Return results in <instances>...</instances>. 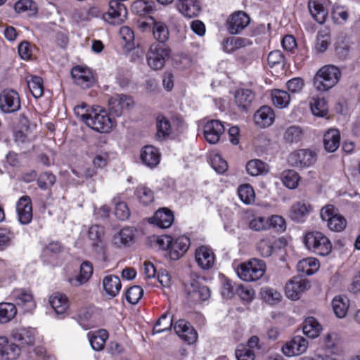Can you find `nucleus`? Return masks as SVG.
Instances as JSON below:
<instances>
[{"instance_id": "31", "label": "nucleus", "mask_w": 360, "mask_h": 360, "mask_svg": "<svg viewBox=\"0 0 360 360\" xmlns=\"http://www.w3.org/2000/svg\"><path fill=\"white\" fill-rule=\"evenodd\" d=\"M49 304L57 314H63L69 307V301L65 295L56 292L50 296Z\"/></svg>"}, {"instance_id": "12", "label": "nucleus", "mask_w": 360, "mask_h": 360, "mask_svg": "<svg viewBox=\"0 0 360 360\" xmlns=\"http://www.w3.org/2000/svg\"><path fill=\"white\" fill-rule=\"evenodd\" d=\"M308 345L304 338L297 335L283 346L282 352L289 357L297 356L306 352Z\"/></svg>"}, {"instance_id": "63", "label": "nucleus", "mask_w": 360, "mask_h": 360, "mask_svg": "<svg viewBox=\"0 0 360 360\" xmlns=\"http://www.w3.org/2000/svg\"><path fill=\"white\" fill-rule=\"evenodd\" d=\"M212 168L219 174H223L228 169V164L219 155H214L211 159Z\"/></svg>"}, {"instance_id": "24", "label": "nucleus", "mask_w": 360, "mask_h": 360, "mask_svg": "<svg viewBox=\"0 0 360 360\" xmlns=\"http://www.w3.org/2000/svg\"><path fill=\"white\" fill-rule=\"evenodd\" d=\"M140 158L143 164L150 168H154L160 163V153L158 148L148 145L142 148Z\"/></svg>"}, {"instance_id": "59", "label": "nucleus", "mask_w": 360, "mask_h": 360, "mask_svg": "<svg viewBox=\"0 0 360 360\" xmlns=\"http://www.w3.org/2000/svg\"><path fill=\"white\" fill-rule=\"evenodd\" d=\"M282 181L287 188L293 189L298 185L299 175L294 170H288L284 172Z\"/></svg>"}, {"instance_id": "51", "label": "nucleus", "mask_w": 360, "mask_h": 360, "mask_svg": "<svg viewBox=\"0 0 360 360\" xmlns=\"http://www.w3.org/2000/svg\"><path fill=\"white\" fill-rule=\"evenodd\" d=\"M133 12L138 15H143L150 13L154 11V3L145 0H138L131 5Z\"/></svg>"}, {"instance_id": "6", "label": "nucleus", "mask_w": 360, "mask_h": 360, "mask_svg": "<svg viewBox=\"0 0 360 360\" xmlns=\"http://www.w3.org/2000/svg\"><path fill=\"white\" fill-rule=\"evenodd\" d=\"M170 55L171 50L165 44L153 43L147 53L148 64L153 70H160Z\"/></svg>"}, {"instance_id": "14", "label": "nucleus", "mask_w": 360, "mask_h": 360, "mask_svg": "<svg viewBox=\"0 0 360 360\" xmlns=\"http://www.w3.org/2000/svg\"><path fill=\"white\" fill-rule=\"evenodd\" d=\"M195 260L200 269L208 270L214 266L215 256L212 249L202 245L195 251Z\"/></svg>"}, {"instance_id": "32", "label": "nucleus", "mask_w": 360, "mask_h": 360, "mask_svg": "<svg viewBox=\"0 0 360 360\" xmlns=\"http://www.w3.org/2000/svg\"><path fill=\"white\" fill-rule=\"evenodd\" d=\"M134 236V230L130 227H125L113 236L112 241L117 247L126 246L133 241Z\"/></svg>"}, {"instance_id": "17", "label": "nucleus", "mask_w": 360, "mask_h": 360, "mask_svg": "<svg viewBox=\"0 0 360 360\" xmlns=\"http://www.w3.org/2000/svg\"><path fill=\"white\" fill-rule=\"evenodd\" d=\"M176 335L183 340L191 345L195 343L198 339V334L193 327L185 320L180 319L174 326Z\"/></svg>"}, {"instance_id": "9", "label": "nucleus", "mask_w": 360, "mask_h": 360, "mask_svg": "<svg viewBox=\"0 0 360 360\" xmlns=\"http://www.w3.org/2000/svg\"><path fill=\"white\" fill-rule=\"evenodd\" d=\"M20 108L18 94L11 89L3 90L0 94V109L6 113L14 112Z\"/></svg>"}, {"instance_id": "58", "label": "nucleus", "mask_w": 360, "mask_h": 360, "mask_svg": "<svg viewBox=\"0 0 360 360\" xmlns=\"http://www.w3.org/2000/svg\"><path fill=\"white\" fill-rule=\"evenodd\" d=\"M14 8L19 13L24 12L34 13L37 11L36 4L32 0H19L15 4Z\"/></svg>"}, {"instance_id": "44", "label": "nucleus", "mask_w": 360, "mask_h": 360, "mask_svg": "<svg viewBox=\"0 0 360 360\" xmlns=\"http://www.w3.org/2000/svg\"><path fill=\"white\" fill-rule=\"evenodd\" d=\"M332 307L336 316L343 318L349 308V300L346 297L337 296L332 301Z\"/></svg>"}, {"instance_id": "41", "label": "nucleus", "mask_w": 360, "mask_h": 360, "mask_svg": "<svg viewBox=\"0 0 360 360\" xmlns=\"http://www.w3.org/2000/svg\"><path fill=\"white\" fill-rule=\"evenodd\" d=\"M157 134L158 139L162 140L171 134V124L167 118L160 115L156 119Z\"/></svg>"}, {"instance_id": "53", "label": "nucleus", "mask_w": 360, "mask_h": 360, "mask_svg": "<svg viewBox=\"0 0 360 360\" xmlns=\"http://www.w3.org/2000/svg\"><path fill=\"white\" fill-rule=\"evenodd\" d=\"M331 15L333 21L338 25L345 23L349 18L347 10L344 6L338 4L333 6Z\"/></svg>"}, {"instance_id": "29", "label": "nucleus", "mask_w": 360, "mask_h": 360, "mask_svg": "<svg viewBox=\"0 0 360 360\" xmlns=\"http://www.w3.org/2000/svg\"><path fill=\"white\" fill-rule=\"evenodd\" d=\"M29 120L25 117H20L19 120V129L14 132V140L18 143H25L30 140V127Z\"/></svg>"}, {"instance_id": "45", "label": "nucleus", "mask_w": 360, "mask_h": 360, "mask_svg": "<svg viewBox=\"0 0 360 360\" xmlns=\"http://www.w3.org/2000/svg\"><path fill=\"white\" fill-rule=\"evenodd\" d=\"M115 204V215L117 219L124 221L129 219L130 210L127 203L121 200L120 196H116L112 200Z\"/></svg>"}, {"instance_id": "3", "label": "nucleus", "mask_w": 360, "mask_h": 360, "mask_svg": "<svg viewBox=\"0 0 360 360\" xmlns=\"http://www.w3.org/2000/svg\"><path fill=\"white\" fill-rule=\"evenodd\" d=\"M340 76V71L336 66L325 65L315 75L314 85L319 91H328L338 83Z\"/></svg>"}, {"instance_id": "7", "label": "nucleus", "mask_w": 360, "mask_h": 360, "mask_svg": "<svg viewBox=\"0 0 360 360\" xmlns=\"http://www.w3.org/2000/svg\"><path fill=\"white\" fill-rule=\"evenodd\" d=\"M224 131L223 123L218 120H208L203 126L204 138L210 144L217 143Z\"/></svg>"}, {"instance_id": "23", "label": "nucleus", "mask_w": 360, "mask_h": 360, "mask_svg": "<svg viewBox=\"0 0 360 360\" xmlns=\"http://www.w3.org/2000/svg\"><path fill=\"white\" fill-rule=\"evenodd\" d=\"M13 300L18 306L25 307V311H30L35 307L33 295L30 290L16 289L12 292Z\"/></svg>"}, {"instance_id": "21", "label": "nucleus", "mask_w": 360, "mask_h": 360, "mask_svg": "<svg viewBox=\"0 0 360 360\" xmlns=\"http://www.w3.org/2000/svg\"><path fill=\"white\" fill-rule=\"evenodd\" d=\"M176 7L181 15L188 18L198 16L201 11L198 0H176Z\"/></svg>"}, {"instance_id": "57", "label": "nucleus", "mask_w": 360, "mask_h": 360, "mask_svg": "<svg viewBox=\"0 0 360 360\" xmlns=\"http://www.w3.org/2000/svg\"><path fill=\"white\" fill-rule=\"evenodd\" d=\"M274 245L273 238H263L258 242L257 249L262 257H268L272 255Z\"/></svg>"}, {"instance_id": "35", "label": "nucleus", "mask_w": 360, "mask_h": 360, "mask_svg": "<svg viewBox=\"0 0 360 360\" xmlns=\"http://www.w3.org/2000/svg\"><path fill=\"white\" fill-rule=\"evenodd\" d=\"M90 345L93 349L101 351L104 348L105 341L108 338V333L105 329L88 334Z\"/></svg>"}, {"instance_id": "34", "label": "nucleus", "mask_w": 360, "mask_h": 360, "mask_svg": "<svg viewBox=\"0 0 360 360\" xmlns=\"http://www.w3.org/2000/svg\"><path fill=\"white\" fill-rule=\"evenodd\" d=\"M319 261L314 257H307L301 259L297 264L298 272L304 275H312L319 269Z\"/></svg>"}, {"instance_id": "28", "label": "nucleus", "mask_w": 360, "mask_h": 360, "mask_svg": "<svg viewBox=\"0 0 360 360\" xmlns=\"http://www.w3.org/2000/svg\"><path fill=\"white\" fill-rule=\"evenodd\" d=\"M340 134L338 129H330L323 136V145L326 150L335 152L340 146Z\"/></svg>"}, {"instance_id": "36", "label": "nucleus", "mask_w": 360, "mask_h": 360, "mask_svg": "<svg viewBox=\"0 0 360 360\" xmlns=\"http://www.w3.org/2000/svg\"><path fill=\"white\" fill-rule=\"evenodd\" d=\"M246 170L250 175L256 176L266 174L269 171V167L263 161L254 159L248 162Z\"/></svg>"}, {"instance_id": "26", "label": "nucleus", "mask_w": 360, "mask_h": 360, "mask_svg": "<svg viewBox=\"0 0 360 360\" xmlns=\"http://www.w3.org/2000/svg\"><path fill=\"white\" fill-rule=\"evenodd\" d=\"M275 119L273 109L267 105L261 107L255 115V121L257 125L265 128L271 126Z\"/></svg>"}, {"instance_id": "15", "label": "nucleus", "mask_w": 360, "mask_h": 360, "mask_svg": "<svg viewBox=\"0 0 360 360\" xmlns=\"http://www.w3.org/2000/svg\"><path fill=\"white\" fill-rule=\"evenodd\" d=\"M133 104L132 98L124 94H116L108 101L110 112L117 117L120 116L124 110L129 108Z\"/></svg>"}, {"instance_id": "54", "label": "nucleus", "mask_w": 360, "mask_h": 360, "mask_svg": "<svg viewBox=\"0 0 360 360\" xmlns=\"http://www.w3.org/2000/svg\"><path fill=\"white\" fill-rule=\"evenodd\" d=\"M13 337L15 340L20 342L22 345H30L34 344V342L33 331L25 328L19 329L13 332Z\"/></svg>"}, {"instance_id": "4", "label": "nucleus", "mask_w": 360, "mask_h": 360, "mask_svg": "<svg viewBox=\"0 0 360 360\" xmlns=\"http://www.w3.org/2000/svg\"><path fill=\"white\" fill-rule=\"evenodd\" d=\"M307 248L320 256L328 255L332 250V244L327 236L320 231L307 233L304 238Z\"/></svg>"}, {"instance_id": "18", "label": "nucleus", "mask_w": 360, "mask_h": 360, "mask_svg": "<svg viewBox=\"0 0 360 360\" xmlns=\"http://www.w3.org/2000/svg\"><path fill=\"white\" fill-rule=\"evenodd\" d=\"M71 75L75 83L82 89H87L92 86L94 77L89 68L76 66L71 70Z\"/></svg>"}, {"instance_id": "60", "label": "nucleus", "mask_w": 360, "mask_h": 360, "mask_svg": "<svg viewBox=\"0 0 360 360\" xmlns=\"http://www.w3.org/2000/svg\"><path fill=\"white\" fill-rule=\"evenodd\" d=\"M143 289L139 285L130 287L126 292V300L132 304H136L142 297Z\"/></svg>"}, {"instance_id": "11", "label": "nucleus", "mask_w": 360, "mask_h": 360, "mask_svg": "<svg viewBox=\"0 0 360 360\" xmlns=\"http://www.w3.org/2000/svg\"><path fill=\"white\" fill-rule=\"evenodd\" d=\"M250 22V16L243 11L233 13L228 19L227 29L231 34H239Z\"/></svg>"}, {"instance_id": "48", "label": "nucleus", "mask_w": 360, "mask_h": 360, "mask_svg": "<svg viewBox=\"0 0 360 360\" xmlns=\"http://www.w3.org/2000/svg\"><path fill=\"white\" fill-rule=\"evenodd\" d=\"M321 330V325L313 317L305 319L303 325V333L309 338H314L319 335Z\"/></svg>"}, {"instance_id": "25", "label": "nucleus", "mask_w": 360, "mask_h": 360, "mask_svg": "<svg viewBox=\"0 0 360 360\" xmlns=\"http://www.w3.org/2000/svg\"><path fill=\"white\" fill-rule=\"evenodd\" d=\"M311 210L312 207L309 204L304 202H297L292 205L289 216L294 221L301 223L304 221Z\"/></svg>"}, {"instance_id": "52", "label": "nucleus", "mask_w": 360, "mask_h": 360, "mask_svg": "<svg viewBox=\"0 0 360 360\" xmlns=\"http://www.w3.org/2000/svg\"><path fill=\"white\" fill-rule=\"evenodd\" d=\"M27 85L34 97L39 98L43 95V81L40 77L32 76L31 78L27 80Z\"/></svg>"}, {"instance_id": "8", "label": "nucleus", "mask_w": 360, "mask_h": 360, "mask_svg": "<svg viewBox=\"0 0 360 360\" xmlns=\"http://www.w3.org/2000/svg\"><path fill=\"white\" fill-rule=\"evenodd\" d=\"M127 11L124 5L117 1L111 0L107 12L103 14V19L111 24H120L127 17Z\"/></svg>"}, {"instance_id": "40", "label": "nucleus", "mask_w": 360, "mask_h": 360, "mask_svg": "<svg viewBox=\"0 0 360 360\" xmlns=\"http://www.w3.org/2000/svg\"><path fill=\"white\" fill-rule=\"evenodd\" d=\"M310 108L312 113L317 117H325L328 114V105L324 98L313 97L310 102Z\"/></svg>"}, {"instance_id": "33", "label": "nucleus", "mask_w": 360, "mask_h": 360, "mask_svg": "<svg viewBox=\"0 0 360 360\" xmlns=\"http://www.w3.org/2000/svg\"><path fill=\"white\" fill-rule=\"evenodd\" d=\"M103 286L105 292L110 297L117 296L122 288V283L118 276L108 275L103 281Z\"/></svg>"}, {"instance_id": "30", "label": "nucleus", "mask_w": 360, "mask_h": 360, "mask_svg": "<svg viewBox=\"0 0 360 360\" xmlns=\"http://www.w3.org/2000/svg\"><path fill=\"white\" fill-rule=\"evenodd\" d=\"M255 99V94L249 89H240L235 93L236 105L243 110H247Z\"/></svg>"}, {"instance_id": "38", "label": "nucleus", "mask_w": 360, "mask_h": 360, "mask_svg": "<svg viewBox=\"0 0 360 360\" xmlns=\"http://www.w3.org/2000/svg\"><path fill=\"white\" fill-rule=\"evenodd\" d=\"M271 96L274 105L280 109L285 108L290 104V96L284 90L274 89Z\"/></svg>"}, {"instance_id": "49", "label": "nucleus", "mask_w": 360, "mask_h": 360, "mask_svg": "<svg viewBox=\"0 0 360 360\" xmlns=\"http://www.w3.org/2000/svg\"><path fill=\"white\" fill-rule=\"evenodd\" d=\"M260 294L262 299L271 305L276 304L282 299V295L278 291L269 287L262 288Z\"/></svg>"}, {"instance_id": "39", "label": "nucleus", "mask_w": 360, "mask_h": 360, "mask_svg": "<svg viewBox=\"0 0 360 360\" xmlns=\"http://www.w3.org/2000/svg\"><path fill=\"white\" fill-rule=\"evenodd\" d=\"M153 34L154 38L159 41L158 44H165L169 39V32L165 23L153 20Z\"/></svg>"}, {"instance_id": "43", "label": "nucleus", "mask_w": 360, "mask_h": 360, "mask_svg": "<svg viewBox=\"0 0 360 360\" xmlns=\"http://www.w3.org/2000/svg\"><path fill=\"white\" fill-rule=\"evenodd\" d=\"M17 309L14 304L10 302L0 303V323L11 321L16 315Z\"/></svg>"}, {"instance_id": "62", "label": "nucleus", "mask_w": 360, "mask_h": 360, "mask_svg": "<svg viewBox=\"0 0 360 360\" xmlns=\"http://www.w3.org/2000/svg\"><path fill=\"white\" fill-rule=\"evenodd\" d=\"M55 181L56 177L53 174L44 172L40 174L37 180V185L41 189L45 190L53 186Z\"/></svg>"}, {"instance_id": "20", "label": "nucleus", "mask_w": 360, "mask_h": 360, "mask_svg": "<svg viewBox=\"0 0 360 360\" xmlns=\"http://www.w3.org/2000/svg\"><path fill=\"white\" fill-rule=\"evenodd\" d=\"M16 210L19 221L22 224H28L32 219V207L29 196L21 197L17 202Z\"/></svg>"}, {"instance_id": "56", "label": "nucleus", "mask_w": 360, "mask_h": 360, "mask_svg": "<svg viewBox=\"0 0 360 360\" xmlns=\"http://www.w3.org/2000/svg\"><path fill=\"white\" fill-rule=\"evenodd\" d=\"M302 130L300 127L290 126L288 127L283 134V139L288 143H297L302 137Z\"/></svg>"}, {"instance_id": "13", "label": "nucleus", "mask_w": 360, "mask_h": 360, "mask_svg": "<svg viewBox=\"0 0 360 360\" xmlns=\"http://www.w3.org/2000/svg\"><path fill=\"white\" fill-rule=\"evenodd\" d=\"M188 297L193 302L205 301L210 297V288L200 284L197 280H193L186 287Z\"/></svg>"}, {"instance_id": "16", "label": "nucleus", "mask_w": 360, "mask_h": 360, "mask_svg": "<svg viewBox=\"0 0 360 360\" xmlns=\"http://www.w3.org/2000/svg\"><path fill=\"white\" fill-rule=\"evenodd\" d=\"M316 161L314 153L309 150H299L291 153L288 162L295 167H309Z\"/></svg>"}, {"instance_id": "19", "label": "nucleus", "mask_w": 360, "mask_h": 360, "mask_svg": "<svg viewBox=\"0 0 360 360\" xmlns=\"http://www.w3.org/2000/svg\"><path fill=\"white\" fill-rule=\"evenodd\" d=\"M191 245L190 239L186 236H181L176 238H172L169 257L173 260H177L183 257L188 251Z\"/></svg>"}, {"instance_id": "42", "label": "nucleus", "mask_w": 360, "mask_h": 360, "mask_svg": "<svg viewBox=\"0 0 360 360\" xmlns=\"http://www.w3.org/2000/svg\"><path fill=\"white\" fill-rule=\"evenodd\" d=\"M308 8L311 16L318 23L323 24L325 22L327 18V12L322 4L316 1H309Z\"/></svg>"}, {"instance_id": "46", "label": "nucleus", "mask_w": 360, "mask_h": 360, "mask_svg": "<svg viewBox=\"0 0 360 360\" xmlns=\"http://www.w3.org/2000/svg\"><path fill=\"white\" fill-rule=\"evenodd\" d=\"M173 326V316L166 312L162 314L156 322L153 332V333H160L167 331L172 328Z\"/></svg>"}, {"instance_id": "22", "label": "nucleus", "mask_w": 360, "mask_h": 360, "mask_svg": "<svg viewBox=\"0 0 360 360\" xmlns=\"http://www.w3.org/2000/svg\"><path fill=\"white\" fill-rule=\"evenodd\" d=\"M174 221V216L170 210L162 207L157 210L154 216L150 219L149 222L156 225L160 229H167L172 226Z\"/></svg>"}, {"instance_id": "5", "label": "nucleus", "mask_w": 360, "mask_h": 360, "mask_svg": "<svg viewBox=\"0 0 360 360\" xmlns=\"http://www.w3.org/2000/svg\"><path fill=\"white\" fill-rule=\"evenodd\" d=\"M320 217L323 221L326 222L327 227L333 231L340 232L347 226L346 219L333 205L328 204L323 206L321 209Z\"/></svg>"}, {"instance_id": "64", "label": "nucleus", "mask_w": 360, "mask_h": 360, "mask_svg": "<svg viewBox=\"0 0 360 360\" xmlns=\"http://www.w3.org/2000/svg\"><path fill=\"white\" fill-rule=\"evenodd\" d=\"M237 360H255V354L250 349L243 346L238 347L235 352Z\"/></svg>"}, {"instance_id": "2", "label": "nucleus", "mask_w": 360, "mask_h": 360, "mask_svg": "<svg viewBox=\"0 0 360 360\" xmlns=\"http://www.w3.org/2000/svg\"><path fill=\"white\" fill-rule=\"evenodd\" d=\"M265 271V262L256 258H252L248 262L240 263L236 267L238 276L246 282L259 280L264 276Z\"/></svg>"}, {"instance_id": "1", "label": "nucleus", "mask_w": 360, "mask_h": 360, "mask_svg": "<svg viewBox=\"0 0 360 360\" xmlns=\"http://www.w3.org/2000/svg\"><path fill=\"white\" fill-rule=\"evenodd\" d=\"M80 108H75V112L86 126L100 133H109L115 127V120L108 112L99 107L93 108L90 112L80 114Z\"/></svg>"}, {"instance_id": "10", "label": "nucleus", "mask_w": 360, "mask_h": 360, "mask_svg": "<svg viewBox=\"0 0 360 360\" xmlns=\"http://www.w3.org/2000/svg\"><path fill=\"white\" fill-rule=\"evenodd\" d=\"M309 287L310 285L306 279L294 277L285 285V295L292 300H297L300 298L301 294L309 289Z\"/></svg>"}, {"instance_id": "50", "label": "nucleus", "mask_w": 360, "mask_h": 360, "mask_svg": "<svg viewBox=\"0 0 360 360\" xmlns=\"http://www.w3.org/2000/svg\"><path fill=\"white\" fill-rule=\"evenodd\" d=\"M330 44V36L326 30H320L316 36L315 49L319 53L326 51Z\"/></svg>"}, {"instance_id": "55", "label": "nucleus", "mask_w": 360, "mask_h": 360, "mask_svg": "<svg viewBox=\"0 0 360 360\" xmlns=\"http://www.w3.org/2000/svg\"><path fill=\"white\" fill-rule=\"evenodd\" d=\"M240 199L245 204L250 205L255 202V195L252 187L248 184L241 185L238 190Z\"/></svg>"}, {"instance_id": "47", "label": "nucleus", "mask_w": 360, "mask_h": 360, "mask_svg": "<svg viewBox=\"0 0 360 360\" xmlns=\"http://www.w3.org/2000/svg\"><path fill=\"white\" fill-rule=\"evenodd\" d=\"M136 195L139 201L143 205H149L155 199L153 191L148 187L140 185L136 188Z\"/></svg>"}, {"instance_id": "27", "label": "nucleus", "mask_w": 360, "mask_h": 360, "mask_svg": "<svg viewBox=\"0 0 360 360\" xmlns=\"http://www.w3.org/2000/svg\"><path fill=\"white\" fill-rule=\"evenodd\" d=\"M93 274V265L89 261L82 262L80 265L79 274L75 278H69L68 281L71 285L75 287L80 286L86 283Z\"/></svg>"}, {"instance_id": "61", "label": "nucleus", "mask_w": 360, "mask_h": 360, "mask_svg": "<svg viewBox=\"0 0 360 360\" xmlns=\"http://www.w3.org/2000/svg\"><path fill=\"white\" fill-rule=\"evenodd\" d=\"M249 227L257 231L266 230L269 228V219L262 216L255 217L250 220Z\"/></svg>"}, {"instance_id": "37", "label": "nucleus", "mask_w": 360, "mask_h": 360, "mask_svg": "<svg viewBox=\"0 0 360 360\" xmlns=\"http://www.w3.org/2000/svg\"><path fill=\"white\" fill-rule=\"evenodd\" d=\"M88 237L96 248H103L105 245L103 227L99 225L91 226L88 231Z\"/></svg>"}]
</instances>
